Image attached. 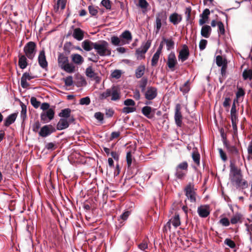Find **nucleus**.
I'll return each mask as SVG.
<instances>
[{
	"mask_svg": "<svg viewBox=\"0 0 252 252\" xmlns=\"http://www.w3.org/2000/svg\"><path fill=\"white\" fill-rule=\"evenodd\" d=\"M88 10L90 14L92 16H95L97 15L98 13V10L96 7H95L94 5H90L88 7Z\"/></svg>",
	"mask_w": 252,
	"mask_h": 252,
	"instance_id": "a18cd8bd",
	"label": "nucleus"
},
{
	"mask_svg": "<svg viewBox=\"0 0 252 252\" xmlns=\"http://www.w3.org/2000/svg\"><path fill=\"white\" fill-rule=\"evenodd\" d=\"M56 128L51 125L43 126L38 132L39 135L42 137H46L55 132Z\"/></svg>",
	"mask_w": 252,
	"mask_h": 252,
	"instance_id": "423d86ee",
	"label": "nucleus"
},
{
	"mask_svg": "<svg viewBox=\"0 0 252 252\" xmlns=\"http://www.w3.org/2000/svg\"><path fill=\"white\" fill-rule=\"evenodd\" d=\"M56 144L53 142L48 143L45 145V148L50 151H53L56 149Z\"/></svg>",
	"mask_w": 252,
	"mask_h": 252,
	"instance_id": "338daca9",
	"label": "nucleus"
},
{
	"mask_svg": "<svg viewBox=\"0 0 252 252\" xmlns=\"http://www.w3.org/2000/svg\"><path fill=\"white\" fill-rule=\"evenodd\" d=\"M73 37L78 41H81L84 38V32L80 28H77L74 30Z\"/></svg>",
	"mask_w": 252,
	"mask_h": 252,
	"instance_id": "aec40b11",
	"label": "nucleus"
},
{
	"mask_svg": "<svg viewBox=\"0 0 252 252\" xmlns=\"http://www.w3.org/2000/svg\"><path fill=\"white\" fill-rule=\"evenodd\" d=\"M172 223L175 227H177L181 224L180 217L178 214H176L173 218Z\"/></svg>",
	"mask_w": 252,
	"mask_h": 252,
	"instance_id": "37998d69",
	"label": "nucleus"
},
{
	"mask_svg": "<svg viewBox=\"0 0 252 252\" xmlns=\"http://www.w3.org/2000/svg\"><path fill=\"white\" fill-rule=\"evenodd\" d=\"M145 67L144 65H140L136 68L135 70V76L137 78H141L144 74Z\"/></svg>",
	"mask_w": 252,
	"mask_h": 252,
	"instance_id": "7c9ffc66",
	"label": "nucleus"
},
{
	"mask_svg": "<svg viewBox=\"0 0 252 252\" xmlns=\"http://www.w3.org/2000/svg\"><path fill=\"white\" fill-rule=\"evenodd\" d=\"M126 163L127 165L128 168H130V167L131 165L132 164V156L131 155V152H128L126 153Z\"/></svg>",
	"mask_w": 252,
	"mask_h": 252,
	"instance_id": "3c124183",
	"label": "nucleus"
},
{
	"mask_svg": "<svg viewBox=\"0 0 252 252\" xmlns=\"http://www.w3.org/2000/svg\"><path fill=\"white\" fill-rule=\"evenodd\" d=\"M94 117L98 120L101 124L104 123V114L100 112H97L94 113Z\"/></svg>",
	"mask_w": 252,
	"mask_h": 252,
	"instance_id": "49530a36",
	"label": "nucleus"
},
{
	"mask_svg": "<svg viewBox=\"0 0 252 252\" xmlns=\"http://www.w3.org/2000/svg\"><path fill=\"white\" fill-rule=\"evenodd\" d=\"M162 39L164 41V43L166 44L167 50L169 51L174 47V42L172 38L166 39L163 37Z\"/></svg>",
	"mask_w": 252,
	"mask_h": 252,
	"instance_id": "c756f323",
	"label": "nucleus"
},
{
	"mask_svg": "<svg viewBox=\"0 0 252 252\" xmlns=\"http://www.w3.org/2000/svg\"><path fill=\"white\" fill-rule=\"evenodd\" d=\"M55 111L53 108H50L47 111H43L40 115L41 120L44 123H48L53 119Z\"/></svg>",
	"mask_w": 252,
	"mask_h": 252,
	"instance_id": "0eeeda50",
	"label": "nucleus"
},
{
	"mask_svg": "<svg viewBox=\"0 0 252 252\" xmlns=\"http://www.w3.org/2000/svg\"><path fill=\"white\" fill-rule=\"evenodd\" d=\"M187 171L176 169L175 175L179 179H183L186 176Z\"/></svg>",
	"mask_w": 252,
	"mask_h": 252,
	"instance_id": "58836bf2",
	"label": "nucleus"
},
{
	"mask_svg": "<svg viewBox=\"0 0 252 252\" xmlns=\"http://www.w3.org/2000/svg\"><path fill=\"white\" fill-rule=\"evenodd\" d=\"M156 109L152 108L149 106H145L141 109L142 114L149 119H152L155 117Z\"/></svg>",
	"mask_w": 252,
	"mask_h": 252,
	"instance_id": "9b49d317",
	"label": "nucleus"
},
{
	"mask_svg": "<svg viewBox=\"0 0 252 252\" xmlns=\"http://www.w3.org/2000/svg\"><path fill=\"white\" fill-rule=\"evenodd\" d=\"M111 42L114 46H122L124 45L123 41L121 40L120 36H113L111 37Z\"/></svg>",
	"mask_w": 252,
	"mask_h": 252,
	"instance_id": "72a5a7b5",
	"label": "nucleus"
},
{
	"mask_svg": "<svg viewBox=\"0 0 252 252\" xmlns=\"http://www.w3.org/2000/svg\"><path fill=\"white\" fill-rule=\"evenodd\" d=\"M220 223L223 226H228L230 224V221L227 218H223L220 220Z\"/></svg>",
	"mask_w": 252,
	"mask_h": 252,
	"instance_id": "69168bd1",
	"label": "nucleus"
},
{
	"mask_svg": "<svg viewBox=\"0 0 252 252\" xmlns=\"http://www.w3.org/2000/svg\"><path fill=\"white\" fill-rule=\"evenodd\" d=\"M17 114L16 113H12L9 115L4 121V126L7 127L12 124L15 121Z\"/></svg>",
	"mask_w": 252,
	"mask_h": 252,
	"instance_id": "4be33fe9",
	"label": "nucleus"
},
{
	"mask_svg": "<svg viewBox=\"0 0 252 252\" xmlns=\"http://www.w3.org/2000/svg\"><path fill=\"white\" fill-rule=\"evenodd\" d=\"M217 26L219 28V30H218L219 33L221 34H224L225 30H224V25H223V23L219 21L217 23Z\"/></svg>",
	"mask_w": 252,
	"mask_h": 252,
	"instance_id": "6e6d98bb",
	"label": "nucleus"
},
{
	"mask_svg": "<svg viewBox=\"0 0 252 252\" xmlns=\"http://www.w3.org/2000/svg\"><path fill=\"white\" fill-rule=\"evenodd\" d=\"M38 62L40 66L43 69H46L48 66V63L46 59L45 51L42 50L40 51L38 57Z\"/></svg>",
	"mask_w": 252,
	"mask_h": 252,
	"instance_id": "4468645a",
	"label": "nucleus"
},
{
	"mask_svg": "<svg viewBox=\"0 0 252 252\" xmlns=\"http://www.w3.org/2000/svg\"><path fill=\"white\" fill-rule=\"evenodd\" d=\"M101 4L106 8V9L110 10L111 9V3L110 0H102Z\"/></svg>",
	"mask_w": 252,
	"mask_h": 252,
	"instance_id": "5fc2aeb1",
	"label": "nucleus"
},
{
	"mask_svg": "<svg viewBox=\"0 0 252 252\" xmlns=\"http://www.w3.org/2000/svg\"><path fill=\"white\" fill-rule=\"evenodd\" d=\"M36 44L33 41L28 42L24 48V51L26 57L30 60H32L36 54Z\"/></svg>",
	"mask_w": 252,
	"mask_h": 252,
	"instance_id": "7ed1b4c3",
	"label": "nucleus"
},
{
	"mask_svg": "<svg viewBox=\"0 0 252 252\" xmlns=\"http://www.w3.org/2000/svg\"><path fill=\"white\" fill-rule=\"evenodd\" d=\"M224 244L230 248H234L236 247L235 242L229 238L225 239Z\"/></svg>",
	"mask_w": 252,
	"mask_h": 252,
	"instance_id": "864d4df0",
	"label": "nucleus"
},
{
	"mask_svg": "<svg viewBox=\"0 0 252 252\" xmlns=\"http://www.w3.org/2000/svg\"><path fill=\"white\" fill-rule=\"evenodd\" d=\"M238 102L237 99H234L233 103L230 111V116L231 120L233 121V120H237L236 116V108L235 103Z\"/></svg>",
	"mask_w": 252,
	"mask_h": 252,
	"instance_id": "f704fd0d",
	"label": "nucleus"
},
{
	"mask_svg": "<svg viewBox=\"0 0 252 252\" xmlns=\"http://www.w3.org/2000/svg\"><path fill=\"white\" fill-rule=\"evenodd\" d=\"M64 83H65V85L66 86L69 87V86H72L73 84L72 77L71 76L67 77L64 79Z\"/></svg>",
	"mask_w": 252,
	"mask_h": 252,
	"instance_id": "774afa93",
	"label": "nucleus"
},
{
	"mask_svg": "<svg viewBox=\"0 0 252 252\" xmlns=\"http://www.w3.org/2000/svg\"><path fill=\"white\" fill-rule=\"evenodd\" d=\"M124 45L129 44L132 40V36L128 30L123 32L120 35Z\"/></svg>",
	"mask_w": 252,
	"mask_h": 252,
	"instance_id": "2eb2a0df",
	"label": "nucleus"
},
{
	"mask_svg": "<svg viewBox=\"0 0 252 252\" xmlns=\"http://www.w3.org/2000/svg\"><path fill=\"white\" fill-rule=\"evenodd\" d=\"M91 103V100L89 96L83 97L80 99L79 103L81 105H88Z\"/></svg>",
	"mask_w": 252,
	"mask_h": 252,
	"instance_id": "603ef678",
	"label": "nucleus"
},
{
	"mask_svg": "<svg viewBox=\"0 0 252 252\" xmlns=\"http://www.w3.org/2000/svg\"><path fill=\"white\" fill-rule=\"evenodd\" d=\"M176 63L177 61L175 54L174 53H171L168 57L167 64L168 67L170 69L174 68Z\"/></svg>",
	"mask_w": 252,
	"mask_h": 252,
	"instance_id": "6ab92c4d",
	"label": "nucleus"
},
{
	"mask_svg": "<svg viewBox=\"0 0 252 252\" xmlns=\"http://www.w3.org/2000/svg\"><path fill=\"white\" fill-rule=\"evenodd\" d=\"M18 64L19 67L22 69L27 67L28 62L26 56L22 55L19 56Z\"/></svg>",
	"mask_w": 252,
	"mask_h": 252,
	"instance_id": "bb28decb",
	"label": "nucleus"
},
{
	"mask_svg": "<svg viewBox=\"0 0 252 252\" xmlns=\"http://www.w3.org/2000/svg\"><path fill=\"white\" fill-rule=\"evenodd\" d=\"M71 110L69 108H65L61 110L59 114V116L61 118L66 119L70 117Z\"/></svg>",
	"mask_w": 252,
	"mask_h": 252,
	"instance_id": "2f4dec72",
	"label": "nucleus"
},
{
	"mask_svg": "<svg viewBox=\"0 0 252 252\" xmlns=\"http://www.w3.org/2000/svg\"><path fill=\"white\" fill-rule=\"evenodd\" d=\"M61 68L66 72L69 73L73 72L75 70L74 65L72 63H69L68 62L65 63V64L63 65Z\"/></svg>",
	"mask_w": 252,
	"mask_h": 252,
	"instance_id": "c9c22d12",
	"label": "nucleus"
},
{
	"mask_svg": "<svg viewBox=\"0 0 252 252\" xmlns=\"http://www.w3.org/2000/svg\"><path fill=\"white\" fill-rule=\"evenodd\" d=\"M94 43L89 40H85L82 43V47L85 51H90L94 49Z\"/></svg>",
	"mask_w": 252,
	"mask_h": 252,
	"instance_id": "393cba45",
	"label": "nucleus"
},
{
	"mask_svg": "<svg viewBox=\"0 0 252 252\" xmlns=\"http://www.w3.org/2000/svg\"><path fill=\"white\" fill-rule=\"evenodd\" d=\"M58 61L61 67L68 62V59L67 57L63 54H60L58 56Z\"/></svg>",
	"mask_w": 252,
	"mask_h": 252,
	"instance_id": "c85d7f7f",
	"label": "nucleus"
},
{
	"mask_svg": "<svg viewBox=\"0 0 252 252\" xmlns=\"http://www.w3.org/2000/svg\"><path fill=\"white\" fill-rule=\"evenodd\" d=\"M147 83L148 79L146 77L142 78L140 81L139 87L142 92L144 93L146 91Z\"/></svg>",
	"mask_w": 252,
	"mask_h": 252,
	"instance_id": "4c0bfd02",
	"label": "nucleus"
},
{
	"mask_svg": "<svg viewBox=\"0 0 252 252\" xmlns=\"http://www.w3.org/2000/svg\"><path fill=\"white\" fill-rule=\"evenodd\" d=\"M199 216L202 218H206L210 214L209 207L207 205L200 206L197 208Z\"/></svg>",
	"mask_w": 252,
	"mask_h": 252,
	"instance_id": "f3484780",
	"label": "nucleus"
},
{
	"mask_svg": "<svg viewBox=\"0 0 252 252\" xmlns=\"http://www.w3.org/2000/svg\"><path fill=\"white\" fill-rule=\"evenodd\" d=\"M122 71L120 70H115L112 73L111 76L112 78L116 79H119L121 77Z\"/></svg>",
	"mask_w": 252,
	"mask_h": 252,
	"instance_id": "13d9d810",
	"label": "nucleus"
},
{
	"mask_svg": "<svg viewBox=\"0 0 252 252\" xmlns=\"http://www.w3.org/2000/svg\"><path fill=\"white\" fill-rule=\"evenodd\" d=\"M111 96L112 101L119 100L121 98V92L120 89L116 86H113L110 89H107L105 92L101 94L100 98L101 99H106Z\"/></svg>",
	"mask_w": 252,
	"mask_h": 252,
	"instance_id": "f03ea898",
	"label": "nucleus"
},
{
	"mask_svg": "<svg viewBox=\"0 0 252 252\" xmlns=\"http://www.w3.org/2000/svg\"><path fill=\"white\" fill-rule=\"evenodd\" d=\"M160 53H158L156 52L154 55H153L152 61H151V65L153 66H155L157 65L158 61L159 60V56Z\"/></svg>",
	"mask_w": 252,
	"mask_h": 252,
	"instance_id": "a19ab883",
	"label": "nucleus"
},
{
	"mask_svg": "<svg viewBox=\"0 0 252 252\" xmlns=\"http://www.w3.org/2000/svg\"><path fill=\"white\" fill-rule=\"evenodd\" d=\"M41 126L40 123L38 121L35 122L34 124H32V130L34 132H37L38 131Z\"/></svg>",
	"mask_w": 252,
	"mask_h": 252,
	"instance_id": "052dcab7",
	"label": "nucleus"
},
{
	"mask_svg": "<svg viewBox=\"0 0 252 252\" xmlns=\"http://www.w3.org/2000/svg\"><path fill=\"white\" fill-rule=\"evenodd\" d=\"M189 56V51L188 46L186 45H184L182 49L180 51L178 55V60L182 62L186 61Z\"/></svg>",
	"mask_w": 252,
	"mask_h": 252,
	"instance_id": "f8f14e48",
	"label": "nucleus"
},
{
	"mask_svg": "<svg viewBox=\"0 0 252 252\" xmlns=\"http://www.w3.org/2000/svg\"><path fill=\"white\" fill-rule=\"evenodd\" d=\"M71 58L72 62L77 65H81L84 62V59L80 54H73Z\"/></svg>",
	"mask_w": 252,
	"mask_h": 252,
	"instance_id": "5701e85b",
	"label": "nucleus"
},
{
	"mask_svg": "<svg viewBox=\"0 0 252 252\" xmlns=\"http://www.w3.org/2000/svg\"><path fill=\"white\" fill-rule=\"evenodd\" d=\"M227 61L225 58H223L222 56L218 55L216 57V64L218 66H220L227 64Z\"/></svg>",
	"mask_w": 252,
	"mask_h": 252,
	"instance_id": "e433bc0d",
	"label": "nucleus"
},
{
	"mask_svg": "<svg viewBox=\"0 0 252 252\" xmlns=\"http://www.w3.org/2000/svg\"><path fill=\"white\" fill-rule=\"evenodd\" d=\"M192 158L194 162L199 166L200 165V155L198 152H193L192 154Z\"/></svg>",
	"mask_w": 252,
	"mask_h": 252,
	"instance_id": "de8ad7c7",
	"label": "nucleus"
},
{
	"mask_svg": "<svg viewBox=\"0 0 252 252\" xmlns=\"http://www.w3.org/2000/svg\"><path fill=\"white\" fill-rule=\"evenodd\" d=\"M94 49L98 55L101 57L109 56L111 54V50L108 43L105 40H100L95 42Z\"/></svg>",
	"mask_w": 252,
	"mask_h": 252,
	"instance_id": "f257e3e1",
	"label": "nucleus"
},
{
	"mask_svg": "<svg viewBox=\"0 0 252 252\" xmlns=\"http://www.w3.org/2000/svg\"><path fill=\"white\" fill-rule=\"evenodd\" d=\"M169 19L171 23L174 25H176L181 22L182 17L178 13H174L170 15Z\"/></svg>",
	"mask_w": 252,
	"mask_h": 252,
	"instance_id": "412c9836",
	"label": "nucleus"
},
{
	"mask_svg": "<svg viewBox=\"0 0 252 252\" xmlns=\"http://www.w3.org/2000/svg\"><path fill=\"white\" fill-rule=\"evenodd\" d=\"M245 94V93L244 90L242 88H238V91L236 94V98H235V99H237V100L238 101V98L241 96H244Z\"/></svg>",
	"mask_w": 252,
	"mask_h": 252,
	"instance_id": "0e129e2a",
	"label": "nucleus"
},
{
	"mask_svg": "<svg viewBox=\"0 0 252 252\" xmlns=\"http://www.w3.org/2000/svg\"><path fill=\"white\" fill-rule=\"evenodd\" d=\"M124 104L126 106L134 107L135 105V102L132 99L128 98L124 101Z\"/></svg>",
	"mask_w": 252,
	"mask_h": 252,
	"instance_id": "4d7b16f0",
	"label": "nucleus"
},
{
	"mask_svg": "<svg viewBox=\"0 0 252 252\" xmlns=\"http://www.w3.org/2000/svg\"><path fill=\"white\" fill-rule=\"evenodd\" d=\"M56 2V5L55 6V9L57 11L59 10L60 7L61 9L63 10L65 8L66 0H55Z\"/></svg>",
	"mask_w": 252,
	"mask_h": 252,
	"instance_id": "473e14b6",
	"label": "nucleus"
},
{
	"mask_svg": "<svg viewBox=\"0 0 252 252\" xmlns=\"http://www.w3.org/2000/svg\"><path fill=\"white\" fill-rule=\"evenodd\" d=\"M188 164L187 161H183L179 163L176 167L178 170H184L188 171Z\"/></svg>",
	"mask_w": 252,
	"mask_h": 252,
	"instance_id": "c03bdc74",
	"label": "nucleus"
},
{
	"mask_svg": "<svg viewBox=\"0 0 252 252\" xmlns=\"http://www.w3.org/2000/svg\"><path fill=\"white\" fill-rule=\"evenodd\" d=\"M233 184H235L237 187L242 188L243 189L248 187L247 182L242 179V175L240 178H238Z\"/></svg>",
	"mask_w": 252,
	"mask_h": 252,
	"instance_id": "a878e982",
	"label": "nucleus"
},
{
	"mask_svg": "<svg viewBox=\"0 0 252 252\" xmlns=\"http://www.w3.org/2000/svg\"><path fill=\"white\" fill-rule=\"evenodd\" d=\"M186 196L190 200L191 202H196V193L194 190H185Z\"/></svg>",
	"mask_w": 252,
	"mask_h": 252,
	"instance_id": "cd10ccee",
	"label": "nucleus"
},
{
	"mask_svg": "<svg viewBox=\"0 0 252 252\" xmlns=\"http://www.w3.org/2000/svg\"><path fill=\"white\" fill-rule=\"evenodd\" d=\"M136 108L134 107H125L122 109V112L126 114L132 113L135 111Z\"/></svg>",
	"mask_w": 252,
	"mask_h": 252,
	"instance_id": "8fccbe9b",
	"label": "nucleus"
},
{
	"mask_svg": "<svg viewBox=\"0 0 252 252\" xmlns=\"http://www.w3.org/2000/svg\"><path fill=\"white\" fill-rule=\"evenodd\" d=\"M34 78V76H31L28 72L24 73L21 79V87L23 88H27L29 86V84L27 82V80H31Z\"/></svg>",
	"mask_w": 252,
	"mask_h": 252,
	"instance_id": "dca6fc26",
	"label": "nucleus"
},
{
	"mask_svg": "<svg viewBox=\"0 0 252 252\" xmlns=\"http://www.w3.org/2000/svg\"><path fill=\"white\" fill-rule=\"evenodd\" d=\"M210 12L209 9H205L203 10L202 14L200 15V18L206 19V20L209 18V15H210Z\"/></svg>",
	"mask_w": 252,
	"mask_h": 252,
	"instance_id": "bf43d9fd",
	"label": "nucleus"
},
{
	"mask_svg": "<svg viewBox=\"0 0 252 252\" xmlns=\"http://www.w3.org/2000/svg\"><path fill=\"white\" fill-rule=\"evenodd\" d=\"M69 124L66 119L61 118L57 125V129L63 130L68 127Z\"/></svg>",
	"mask_w": 252,
	"mask_h": 252,
	"instance_id": "a211bd4d",
	"label": "nucleus"
},
{
	"mask_svg": "<svg viewBox=\"0 0 252 252\" xmlns=\"http://www.w3.org/2000/svg\"><path fill=\"white\" fill-rule=\"evenodd\" d=\"M85 73L88 77L94 80L96 83H99L100 81V77L98 76L97 74L93 70L91 66H89L86 68Z\"/></svg>",
	"mask_w": 252,
	"mask_h": 252,
	"instance_id": "ddd939ff",
	"label": "nucleus"
},
{
	"mask_svg": "<svg viewBox=\"0 0 252 252\" xmlns=\"http://www.w3.org/2000/svg\"><path fill=\"white\" fill-rule=\"evenodd\" d=\"M130 214V211L126 210L122 215L120 216L118 220H122L124 221L127 220Z\"/></svg>",
	"mask_w": 252,
	"mask_h": 252,
	"instance_id": "09e8293b",
	"label": "nucleus"
},
{
	"mask_svg": "<svg viewBox=\"0 0 252 252\" xmlns=\"http://www.w3.org/2000/svg\"><path fill=\"white\" fill-rule=\"evenodd\" d=\"M151 46V42L147 41L146 43L143 44L141 47L136 51L137 58L142 59L144 58V54L146 53Z\"/></svg>",
	"mask_w": 252,
	"mask_h": 252,
	"instance_id": "1a4fd4ad",
	"label": "nucleus"
},
{
	"mask_svg": "<svg viewBox=\"0 0 252 252\" xmlns=\"http://www.w3.org/2000/svg\"><path fill=\"white\" fill-rule=\"evenodd\" d=\"M181 106L180 104H177L175 107L174 115L175 122L177 126L181 127L182 125V115L181 112Z\"/></svg>",
	"mask_w": 252,
	"mask_h": 252,
	"instance_id": "9d476101",
	"label": "nucleus"
},
{
	"mask_svg": "<svg viewBox=\"0 0 252 252\" xmlns=\"http://www.w3.org/2000/svg\"><path fill=\"white\" fill-rule=\"evenodd\" d=\"M31 103L35 108L39 107L40 104V102L37 101V99L34 97H32L31 98Z\"/></svg>",
	"mask_w": 252,
	"mask_h": 252,
	"instance_id": "680f3d73",
	"label": "nucleus"
},
{
	"mask_svg": "<svg viewBox=\"0 0 252 252\" xmlns=\"http://www.w3.org/2000/svg\"><path fill=\"white\" fill-rule=\"evenodd\" d=\"M241 218L242 215L240 213H237L231 219L230 222L233 224H236Z\"/></svg>",
	"mask_w": 252,
	"mask_h": 252,
	"instance_id": "79ce46f5",
	"label": "nucleus"
},
{
	"mask_svg": "<svg viewBox=\"0 0 252 252\" xmlns=\"http://www.w3.org/2000/svg\"><path fill=\"white\" fill-rule=\"evenodd\" d=\"M144 93L145 98L148 100H152L157 97L158 90L156 87L150 86Z\"/></svg>",
	"mask_w": 252,
	"mask_h": 252,
	"instance_id": "6e6552de",
	"label": "nucleus"
},
{
	"mask_svg": "<svg viewBox=\"0 0 252 252\" xmlns=\"http://www.w3.org/2000/svg\"><path fill=\"white\" fill-rule=\"evenodd\" d=\"M90 54L92 56V57L88 58V60L94 63H97L99 60V55H95L93 53H91Z\"/></svg>",
	"mask_w": 252,
	"mask_h": 252,
	"instance_id": "e2e57ef3",
	"label": "nucleus"
},
{
	"mask_svg": "<svg viewBox=\"0 0 252 252\" xmlns=\"http://www.w3.org/2000/svg\"><path fill=\"white\" fill-rule=\"evenodd\" d=\"M243 77L244 80L252 79V70L245 69L243 72Z\"/></svg>",
	"mask_w": 252,
	"mask_h": 252,
	"instance_id": "ea45409f",
	"label": "nucleus"
},
{
	"mask_svg": "<svg viewBox=\"0 0 252 252\" xmlns=\"http://www.w3.org/2000/svg\"><path fill=\"white\" fill-rule=\"evenodd\" d=\"M230 171L229 174V178L232 183H234L238 178H240L242 175L241 170L233 163L230 165Z\"/></svg>",
	"mask_w": 252,
	"mask_h": 252,
	"instance_id": "39448f33",
	"label": "nucleus"
},
{
	"mask_svg": "<svg viewBox=\"0 0 252 252\" xmlns=\"http://www.w3.org/2000/svg\"><path fill=\"white\" fill-rule=\"evenodd\" d=\"M212 29L210 26L205 25L202 26L201 30V35L202 36L208 38L211 33Z\"/></svg>",
	"mask_w": 252,
	"mask_h": 252,
	"instance_id": "b1692460",
	"label": "nucleus"
},
{
	"mask_svg": "<svg viewBox=\"0 0 252 252\" xmlns=\"http://www.w3.org/2000/svg\"><path fill=\"white\" fill-rule=\"evenodd\" d=\"M167 19L166 13L164 12L158 13L156 19V32L158 33L161 29L162 23H165Z\"/></svg>",
	"mask_w": 252,
	"mask_h": 252,
	"instance_id": "20e7f679",
	"label": "nucleus"
}]
</instances>
